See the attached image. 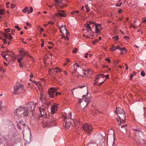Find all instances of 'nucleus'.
I'll list each match as a JSON object with an SVG mask.
<instances>
[{"label": "nucleus", "instance_id": "1", "mask_svg": "<svg viewBox=\"0 0 146 146\" xmlns=\"http://www.w3.org/2000/svg\"><path fill=\"white\" fill-rule=\"evenodd\" d=\"M29 110L28 107L20 106L14 111L15 118L19 119L21 117L28 116Z\"/></svg>", "mask_w": 146, "mask_h": 146}, {"label": "nucleus", "instance_id": "2", "mask_svg": "<svg viewBox=\"0 0 146 146\" xmlns=\"http://www.w3.org/2000/svg\"><path fill=\"white\" fill-rule=\"evenodd\" d=\"M145 132H142L140 130L138 132H135V134L137 138L141 144L144 142L145 139L144 135L145 134Z\"/></svg>", "mask_w": 146, "mask_h": 146}, {"label": "nucleus", "instance_id": "3", "mask_svg": "<svg viewBox=\"0 0 146 146\" xmlns=\"http://www.w3.org/2000/svg\"><path fill=\"white\" fill-rule=\"evenodd\" d=\"M24 86L22 84L18 85H16L14 87V93L15 94H18L23 92L25 91L24 88Z\"/></svg>", "mask_w": 146, "mask_h": 146}, {"label": "nucleus", "instance_id": "4", "mask_svg": "<svg viewBox=\"0 0 146 146\" xmlns=\"http://www.w3.org/2000/svg\"><path fill=\"white\" fill-rule=\"evenodd\" d=\"M118 115L120 119L119 123H118V125H120L122 128H124L125 129V127L127 126V125L126 124H123L125 122V113H121Z\"/></svg>", "mask_w": 146, "mask_h": 146}, {"label": "nucleus", "instance_id": "5", "mask_svg": "<svg viewBox=\"0 0 146 146\" xmlns=\"http://www.w3.org/2000/svg\"><path fill=\"white\" fill-rule=\"evenodd\" d=\"M55 120L53 116H49L48 120H47L46 124H45L44 122H43V125L46 124V127H52L55 123Z\"/></svg>", "mask_w": 146, "mask_h": 146}, {"label": "nucleus", "instance_id": "6", "mask_svg": "<svg viewBox=\"0 0 146 146\" xmlns=\"http://www.w3.org/2000/svg\"><path fill=\"white\" fill-rule=\"evenodd\" d=\"M82 128L84 131L88 135H89L92 133V127L90 124L86 123L82 126Z\"/></svg>", "mask_w": 146, "mask_h": 146}, {"label": "nucleus", "instance_id": "7", "mask_svg": "<svg viewBox=\"0 0 146 146\" xmlns=\"http://www.w3.org/2000/svg\"><path fill=\"white\" fill-rule=\"evenodd\" d=\"M57 89L56 88L51 87L49 89L48 93L49 97L52 98H54V94L57 96L58 94H60V92H56L55 94L54 93L56 92Z\"/></svg>", "mask_w": 146, "mask_h": 146}, {"label": "nucleus", "instance_id": "8", "mask_svg": "<svg viewBox=\"0 0 146 146\" xmlns=\"http://www.w3.org/2000/svg\"><path fill=\"white\" fill-rule=\"evenodd\" d=\"M87 94L86 96L85 95L83 96L82 99H80L78 100V104H79L82 102L83 100H84V101L87 103L86 106L90 102V101L89 98H88V97H86V96H87L88 94L87 93Z\"/></svg>", "mask_w": 146, "mask_h": 146}, {"label": "nucleus", "instance_id": "9", "mask_svg": "<svg viewBox=\"0 0 146 146\" xmlns=\"http://www.w3.org/2000/svg\"><path fill=\"white\" fill-rule=\"evenodd\" d=\"M36 104V103L34 102H29L27 104V107H28V109H29L30 111L32 112L35 110Z\"/></svg>", "mask_w": 146, "mask_h": 146}, {"label": "nucleus", "instance_id": "10", "mask_svg": "<svg viewBox=\"0 0 146 146\" xmlns=\"http://www.w3.org/2000/svg\"><path fill=\"white\" fill-rule=\"evenodd\" d=\"M97 138L98 139L97 140V141L95 142L96 143L97 145L99 144H102L104 142V139H105L104 137L101 134H100L97 135Z\"/></svg>", "mask_w": 146, "mask_h": 146}, {"label": "nucleus", "instance_id": "11", "mask_svg": "<svg viewBox=\"0 0 146 146\" xmlns=\"http://www.w3.org/2000/svg\"><path fill=\"white\" fill-rule=\"evenodd\" d=\"M111 133L113 134V141H110L108 140V137H107V145L108 146H113V144L114 143V131L112 130H110L108 131V135L110 133Z\"/></svg>", "mask_w": 146, "mask_h": 146}, {"label": "nucleus", "instance_id": "12", "mask_svg": "<svg viewBox=\"0 0 146 146\" xmlns=\"http://www.w3.org/2000/svg\"><path fill=\"white\" fill-rule=\"evenodd\" d=\"M57 108V106L56 105H52L50 107L51 113L53 114L56 111Z\"/></svg>", "mask_w": 146, "mask_h": 146}, {"label": "nucleus", "instance_id": "13", "mask_svg": "<svg viewBox=\"0 0 146 146\" xmlns=\"http://www.w3.org/2000/svg\"><path fill=\"white\" fill-rule=\"evenodd\" d=\"M105 77H106V80L107 78H109L108 75H107L106 76H105L104 75L100 74L96 76L95 81V82H97V80L98 78H105Z\"/></svg>", "mask_w": 146, "mask_h": 146}, {"label": "nucleus", "instance_id": "14", "mask_svg": "<svg viewBox=\"0 0 146 146\" xmlns=\"http://www.w3.org/2000/svg\"><path fill=\"white\" fill-rule=\"evenodd\" d=\"M65 115H64V116L65 118V120L66 119L67 120H70L71 119L72 113L71 112H69L67 114V113H65Z\"/></svg>", "mask_w": 146, "mask_h": 146}, {"label": "nucleus", "instance_id": "15", "mask_svg": "<svg viewBox=\"0 0 146 146\" xmlns=\"http://www.w3.org/2000/svg\"><path fill=\"white\" fill-rule=\"evenodd\" d=\"M115 111L117 114L118 115L121 114V113H125V112L123 110L120 108H116Z\"/></svg>", "mask_w": 146, "mask_h": 146}, {"label": "nucleus", "instance_id": "16", "mask_svg": "<svg viewBox=\"0 0 146 146\" xmlns=\"http://www.w3.org/2000/svg\"><path fill=\"white\" fill-rule=\"evenodd\" d=\"M65 122V125L66 127V128L68 129L70 127V125L72 123L71 122L69 121V120H67L66 119Z\"/></svg>", "mask_w": 146, "mask_h": 146}, {"label": "nucleus", "instance_id": "17", "mask_svg": "<svg viewBox=\"0 0 146 146\" xmlns=\"http://www.w3.org/2000/svg\"><path fill=\"white\" fill-rule=\"evenodd\" d=\"M55 16H60V17H64L66 16V15L65 14H62L60 13H55Z\"/></svg>", "mask_w": 146, "mask_h": 146}, {"label": "nucleus", "instance_id": "18", "mask_svg": "<svg viewBox=\"0 0 146 146\" xmlns=\"http://www.w3.org/2000/svg\"><path fill=\"white\" fill-rule=\"evenodd\" d=\"M60 30V32L62 33V31H64L65 30H64V28L65 27L64 25H61L60 26H58Z\"/></svg>", "mask_w": 146, "mask_h": 146}, {"label": "nucleus", "instance_id": "19", "mask_svg": "<svg viewBox=\"0 0 146 146\" xmlns=\"http://www.w3.org/2000/svg\"><path fill=\"white\" fill-rule=\"evenodd\" d=\"M95 31L96 33H99L100 32V30L98 29V26L100 25V24H95Z\"/></svg>", "mask_w": 146, "mask_h": 146}, {"label": "nucleus", "instance_id": "20", "mask_svg": "<svg viewBox=\"0 0 146 146\" xmlns=\"http://www.w3.org/2000/svg\"><path fill=\"white\" fill-rule=\"evenodd\" d=\"M52 69L54 72H56L57 73H58L59 72H61L60 69L58 67H56L54 69L52 68Z\"/></svg>", "mask_w": 146, "mask_h": 146}, {"label": "nucleus", "instance_id": "21", "mask_svg": "<svg viewBox=\"0 0 146 146\" xmlns=\"http://www.w3.org/2000/svg\"><path fill=\"white\" fill-rule=\"evenodd\" d=\"M39 110L41 116H42L43 114H44V113H45V110L43 108H40L39 109Z\"/></svg>", "mask_w": 146, "mask_h": 146}, {"label": "nucleus", "instance_id": "22", "mask_svg": "<svg viewBox=\"0 0 146 146\" xmlns=\"http://www.w3.org/2000/svg\"><path fill=\"white\" fill-rule=\"evenodd\" d=\"M72 69L74 70V72H76V71L77 69L76 67V66L75 65V64H74L72 66Z\"/></svg>", "mask_w": 146, "mask_h": 146}, {"label": "nucleus", "instance_id": "23", "mask_svg": "<svg viewBox=\"0 0 146 146\" xmlns=\"http://www.w3.org/2000/svg\"><path fill=\"white\" fill-rule=\"evenodd\" d=\"M25 55H29L27 54V52L25 51V52H24L23 53L20 54L19 55L20 57H24V56Z\"/></svg>", "mask_w": 146, "mask_h": 146}, {"label": "nucleus", "instance_id": "24", "mask_svg": "<svg viewBox=\"0 0 146 146\" xmlns=\"http://www.w3.org/2000/svg\"><path fill=\"white\" fill-rule=\"evenodd\" d=\"M87 31L92 36H93V35H92L93 32L91 30V27L90 28H87Z\"/></svg>", "mask_w": 146, "mask_h": 146}, {"label": "nucleus", "instance_id": "25", "mask_svg": "<svg viewBox=\"0 0 146 146\" xmlns=\"http://www.w3.org/2000/svg\"><path fill=\"white\" fill-rule=\"evenodd\" d=\"M87 31L92 36H93V35H92L93 32L91 30V27L90 28H87Z\"/></svg>", "mask_w": 146, "mask_h": 146}, {"label": "nucleus", "instance_id": "26", "mask_svg": "<svg viewBox=\"0 0 146 146\" xmlns=\"http://www.w3.org/2000/svg\"><path fill=\"white\" fill-rule=\"evenodd\" d=\"M87 31L92 36H93V35H92L93 32L91 30V27L90 28H87Z\"/></svg>", "mask_w": 146, "mask_h": 146}, {"label": "nucleus", "instance_id": "27", "mask_svg": "<svg viewBox=\"0 0 146 146\" xmlns=\"http://www.w3.org/2000/svg\"><path fill=\"white\" fill-rule=\"evenodd\" d=\"M75 127L76 128H77L79 127V126L80 124V122L79 121H76L75 123Z\"/></svg>", "mask_w": 146, "mask_h": 146}, {"label": "nucleus", "instance_id": "28", "mask_svg": "<svg viewBox=\"0 0 146 146\" xmlns=\"http://www.w3.org/2000/svg\"><path fill=\"white\" fill-rule=\"evenodd\" d=\"M23 12L25 13H26L27 11H29L28 7H26L23 10H22Z\"/></svg>", "mask_w": 146, "mask_h": 146}, {"label": "nucleus", "instance_id": "29", "mask_svg": "<svg viewBox=\"0 0 146 146\" xmlns=\"http://www.w3.org/2000/svg\"><path fill=\"white\" fill-rule=\"evenodd\" d=\"M133 130L135 131V132H138L140 130V129L138 127H134L133 128Z\"/></svg>", "mask_w": 146, "mask_h": 146}, {"label": "nucleus", "instance_id": "30", "mask_svg": "<svg viewBox=\"0 0 146 146\" xmlns=\"http://www.w3.org/2000/svg\"><path fill=\"white\" fill-rule=\"evenodd\" d=\"M19 123L21 124L22 125L24 126H25L26 125V124L24 123V121L23 120H20L19 121Z\"/></svg>", "mask_w": 146, "mask_h": 146}, {"label": "nucleus", "instance_id": "31", "mask_svg": "<svg viewBox=\"0 0 146 146\" xmlns=\"http://www.w3.org/2000/svg\"><path fill=\"white\" fill-rule=\"evenodd\" d=\"M1 33H2V35H3L4 37L6 38H8V36L9 35V34H6V33H3V32H1Z\"/></svg>", "mask_w": 146, "mask_h": 146}, {"label": "nucleus", "instance_id": "32", "mask_svg": "<svg viewBox=\"0 0 146 146\" xmlns=\"http://www.w3.org/2000/svg\"><path fill=\"white\" fill-rule=\"evenodd\" d=\"M113 39L114 40H116L118 39L119 38L118 36L117 35H116L114 36H113L112 37Z\"/></svg>", "mask_w": 146, "mask_h": 146}, {"label": "nucleus", "instance_id": "33", "mask_svg": "<svg viewBox=\"0 0 146 146\" xmlns=\"http://www.w3.org/2000/svg\"><path fill=\"white\" fill-rule=\"evenodd\" d=\"M78 51V49L76 48H74L72 52L74 53H76Z\"/></svg>", "mask_w": 146, "mask_h": 146}, {"label": "nucleus", "instance_id": "34", "mask_svg": "<svg viewBox=\"0 0 146 146\" xmlns=\"http://www.w3.org/2000/svg\"><path fill=\"white\" fill-rule=\"evenodd\" d=\"M56 3V5L60 3H62L61 1H60L58 0H54Z\"/></svg>", "mask_w": 146, "mask_h": 146}, {"label": "nucleus", "instance_id": "35", "mask_svg": "<svg viewBox=\"0 0 146 146\" xmlns=\"http://www.w3.org/2000/svg\"><path fill=\"white\" fill-rule=\"evenodd\" d=\"M88 5H85V7L86 8V9L87 12H88L90 10V9L88 8Z\"/></svg>", "mask_w": 146, "mask_h": 146}, {"label": "nucleus", "instance_id": "36", "mask_svg": "<svg viewBox=\"0 0 146 146\" xmlns=\"http://www.w3.org/2000/svg\"><path fill=\"white\" fill-rule=\"evenodd\" d=\"M141 75L143 76H144L145 75V73L143 70H142L141 73Z\"/></svg>", "mask_w": 146, "mask_h": 146}, {"label": "nucleus", "instance_id": "37", "mask_svg": "<svg viewBox=\"0 0 146 146\" xmlns=\"http://www.w3.org/2000/svg\"><path fill=\"white\" fill-rule=\"evenodd\" d=\"M4 11L3 9H1L0 10V14L3 15L4 14Z\"/></svg>", "mask_w": 146, "mask_h": 146}, {"label": "nucleus", "instance_id": "38", "mask_svg": "<svg viewBox=\"0 0 146 146\" xmlns=\"http://www.w3.org/2000/svg\"><path fill=\"white\" fill-rule=\"evenodd\" d=\"M33 7H30V12H28L27 13V14H29L30 13H32L33 11Z\"/></svg>", "mask_w": 146, "mask_h": 146}, {"label": "nucleus", "instance_id": "39", "mask_svg": "<svg viewBox=\"0 0 146 146\" xmlns=\"http://www.w3.org/2000/svg\"><path fill=\"white\" fill-rule=\"evenodd\" d=\"M85 26L87 28H90V24H85Z\"/></svg>", "mask_w": 146, "mask_h": 146}, {"label": "nucleus", "instance_id": "40", "mask_svg": "<svg viewBox=\"0 0 146 146\" xmlns=\"http://www.w3.org/2000/svg\"><path fill=\"white\" fill-rule=\"evenodd\" d=\"M23 57H21L19 58L17 60V61L18 62H21V61L23 59Z\"/></svg>", "mask_w": 146, "mask_h": 146}, {"label": "nucleus", "instance_id": "41", "mask_svg": "<svg viewBox=\"0 0 146 146\" xmlns=\"http://www.w3.org/2000/svg\"><path fill=\"white\" fill-rule=\"evenodd\" d=\"M120 46H116V48H115V49H113V50H112L113 51H114V50H116V49H119V50H120Z\"/></svg>", "mask_w": 146, "mask_h": 146}, {"label": "nucleus", "instance_id": "42", "mask_svg": "<svg viewBox=\"0 0 146 146\" xmlns=\"http://www.w3.org/2000/svg\"><path fill=\"white\" fill-rule=\"evenodd\" d=\"M15 29H17L19 31L21 30V28L19 27L18 26H15Z\"/></svg>", "mask_w": 146, "mask_h": 146}, {"label": "nucleus", "instance_id": "43", "mask_svg": "<svg viewBox=\"0 0 146 146\" xmlns=\"http://www.w3.org/2000/svg\"><path fill=\"white\" fill-rule=\"evenodd\" d=\"M120 50H122V51H125L126 52L127 51V50L125 47H123L122 48H121L120 49Z\"/></svg>", "mask_w": 146, "mask_h": 146}, {"label": "nucleus", "instance_id": "44", "mask_svg": "<svg viewBox=\"0 0 146 146\" xmlns=\"http://www.w3.org/2000/svg\"><path fill=\"white\" fill-rule=\"evenodd\" d=\"M40 100L41 102H43V98H42V96L41 94L40 93Z\"/></svg>", "mask_w": 146, "mask_h": 146}, {"label": "nucleus", "instance_id": "45", "mask_svg": "<svg viewBox=\"0 0 146 146\" xmlns=\"http://www.w3.org/2000/svg\"><path fill=\"white\" fill-rule=\"evenodd\" d=\"M33 82L35 84H36L37 86L38 85H39V83L38 82H36L35 81H34Z\"/></svg>", "mask_w": 146, "mask_h": 146}, {"label": "nucleus", "instance_id": "46", "mask_svg": "<svg viewBox=\"0 0 146 146\" xmlns=\"http://www.w3.org/2000/svg\"><path fill=\"white\" fill-rule=\"evenodd\" d=\"M64 30H65L64 31H65V33H66V35L67 36L69 34V33H68L67 30L65 28V27L64 28Z\"/></svg>", "mask_w": 146, "mask_h": 146}, {"label": "nucleus", "instance_id": "47", "mask_svg": "<svg viewBox=\"0 0 146 146\" xmlns=\"http://www.w3.org/2000/svg\"><path fill=\"white\" fill-rule=\"evenodd\" d=\"M42 117H44L45 118H47V114H46L45 113H44V114H43Z\"/></svg>", "mask_w": 146, "mask_h": 146}, {"label": "nucleus", "instance_id": "48", "mask_svg": "<svg viewBox=\"0 0 146 146\" xmlns=\"http://www.w3.org/2000/svg\"><path fill=\"white\" fill-rule=\"evenodd\" d=\"M93 144L92 143H88L87 145V146H93Z\"/></svg>", "mask_w": 146, "mask_h": 146}, {"label": "nucleus", "instance_id": "49", "mask_svg": "<svg viewBox=\"0 0 146 146\" xmlns=\"http://www.w3.org/2000/svg\"><path fill=\"white\" fill-rule=\"evenodd\" d=\"M19 66L20 67H23V64L22 62H19Z\"/></svg>", "mask_w": 146, "mask_h": 146}, {"label": "nucleus", "instance_id": "50", "mask_svg": "<svg viewBox=\"0 0 146 146\" xmlns=\"http://www.w3.org/2000/svg\"><path fill=\"white\" fill-rule=\"evenodd\" d=\"M75 65L76 66V67L77 68L78 67H82V65H81L80 66L78 64H77L76 63H75Z\"/></svg>", "mask_w": 146, "mask_h": 146}, {"label": "nucleus", "instance_id": "51", "mask_svg": "<svg viewBox=\"0 0 146 146\" xmlns=\"http://www.w3.org/2000/svg\"><path fill=\"white\" fill-rule=\"evenodd\" d=\"M133 77V74H131L130 76V78L129 79L130 80H132V78Z\"/></svg>", "mask_w": 146, "mask_h": 146}, {"label": "nucleus", "instance_id": "52", "mask_svg": "<svg viewBox=\"0 0 146 146\" xmlns=\"http://www.w3.org/2000/svg\"><path fill=\"white\" fill-rule=\"evenodd\" d=\"M25 51L23 49H22L20 50L19 52H20V54L23 53L24 52H25Z\"/></svg>", "mask_w": 146, "mask_h": 146}, {"label": "nucleus", "instance_id": "53", "mask_svg": "<svg viewBox=\"0 0 146 146\" xmlns=\"http://www.w3.org/2000/svg\"><path fill=\"white\" fill-rule=\"evenodd\" d=\"M122 4V3H119V4H116L115 6L116 7H120Z\"/></svg>", "mask_w": 146, "mask_h": 146}, {"label": "nucleus", "instance_id": "54", "mask_svg": "<svg viewBox=\"0 0 146 146\" xmlns=\"http://www.w3.org/2000/svg\"><path fill=\"white\" fill-rule=\"evenodd\" d=\"M17 127L18 129H19V130H21V128L20 127V125L19 124H18L17 125Z\"/></svg>", "mask_w": 146, "mask_h": 146}, {"label": "nucleus", "instance_id": "55", "mask_svg": "<svg viewBox=\"0 0 146 146\" xmlns=\"http://www.w3.org/2000/svg\"><path fill=\"white\" fill-rule=\"evenodd\" d=\"M10 29H5V32L6 33H7L10 31Z\"/></svg>", "mask_w": 146, "mask_h": 146}, {"label": "nucleus", "instance_id": "56", "mask_svg": "<svg viewBox=\"0 0 146 146\" xmlns=\"http://www.w3.org/2000/svg\"><path fill=\"white\" fill-rule=\"evenodd\" d=\"M90 70V69H88L85 70H83V71H85V72H87V73H88L89 71Z\"/></svg>", "mask_w": 146, "mask_h": 146}, {"label": "nucleus", "instance_id": "57", "mask_svg": "<svg viewBox=\"0 0 146 146\" xmlns=\"http://www.w3.org/2000/svg\"><path fill=\"white\" fill-rule=\"evenodd\" d=\"M12 36H11L10 35H9V36H8V38L9 39H10V40H11L12 38Z\"/></svg>", "mask_w": 146, "mask_h": 146}, {"label": "nucleus", "instance_id": "58", "mask_svg": "<svg viewBox=\"0 0 146 146\" xmlns=\"http://www.w3.org/2000/svg\"><path fill=\"white\" fill-rule=\"evenodd\" d=\"M125 66L126 67V68H125V70H127L128 69V65H127V64H125Z\"/></svg>", "mask_w": 146, "mask_h": 146}, {"label": "nucleus", "instance_id": "59", "mask_svg": "<svg viewBox=\"0 0 146 146\" xmlns=\"http://www.w3.org/2000/svg\"><path fill=\"white\" fill-rule=\"evenodd\" d=\"M9 56L7 54H5V58L6 59V60H7V58H8L9 57Z\"/></svg>", "mask_w": 146, "mask_h": 146}, {"label": "nucleus", "instance_id": "60", "mask_svg": "<svg viewBox=\"0 0 146 146\" xmlns=\"http://www.w3.org/2000/svg\"><path fill=\"white\" fill-rule=\"evenodd\" d=\"M15 7V5L14 4H11V9H13Z\"/></svg>", "mask_w": 146, "mask_h": 146}, {"label": "nucleus", "instance_id": "61", "mask_svg": "<svg viewBox=\"0 0 146 146\" xmlns=\"http://www.w3.org/2000/svg\"><path fill=\"white\" fill-rule=\"evenodd\" d=\"M123 37H124V38H125L126 40H128L129 38V37L127 36H124Z\"/></svg>", "mask_w": 146, "mask_h": 146}, {"label": "nucleus", "instance_id": "62", "mask_svg": "<svg viewBox=\"0 0 146 146\" xmlns=\"http://www.w3.org/2000/svg\"><path fill=\"white\" fill-rule=\"evenodd\" d=\"M86 86L85 85H82V86H79V87H79L81 88H82Z\"/></svg>", "mask_w": 146, "mask_h": 146}, {"label": "nucleus", "instance_id": "63", "mask_svg": "<svg viewBox=\"0 0 146 146\" xmlns=\"http://www.w3.org/2000/svg\"><path fill=\"white\" fill-rule=\"evenodd\" d=\"M26 25L27 26L29 27H31V25L28 22H27L26 23Z\"/></svg>", "mask_w": 146, "mask_h": 146}, {"label": "nucleus", "instance_id": "64", "mask_svg": "<svg viewBox=\"0 0 146 146\" xmlns=\"http://www.w3.org/2000/svg\"><path fill=\"white\" fill-rule=\"evenodd\" d=\"M2 57L4 58L5 59V54H2Z\"/></svg>", "mask_w": 146, "mask_h": 146}]
</instances>
